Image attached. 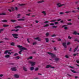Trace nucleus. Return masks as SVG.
I'll return each instance as SVG.
<instances>
[{
    "instance_id": "18",
    "label": "nucleus",
    "mask_w": 79,
    "mask_h": 79,
    "mask_svg": "<svg viewBox=\"0 0 79 79\" xmlns=\"http://www.w3.org/2000/svg\"><path fill=\"white\" fill-rule=\"evenodd\" d=\"M34 69V67H31L30 68V70L31 71H33Z\"/></svg>"
},
{
    "instance_id": "52",
    "label": "nucleus",
    "mask_w": 79,
    "mask_h": 79,
    "mask_svg": "<svg viewBox=\"0 0 79 79\" xmlns=\"http://www.w3.org/2000/svg\"><path fill=\"white\" fill-rule=\"evenodd\" d=\"M27 42H28V43H30V41L29 40V39H27Z\"/></svg>"
},
{
    "instance_id": "39",
    "label": "nucleus",
    "mask_w": 79,
    "mask_h": 79,
    "mask_svg": "<svg viewBox=\"0 0 79 79\" xmlns=\"http://www.w3.org/2000/svg\"><path fill=\"white\" fill-rule=\"evenodd\" d=\"M72 38L71 37V36H68V38L69 39H71V38Z\"/></svg>"
},
{
    "instance_id": "41",
    "label": "nucleus",
    "mask_w": 79,
    "mask_h": 79,
    "mask_svg": "<svg viewBox=\"0 0 79 79\" xmlns=\"http://www.w3.org/2000/svg\"><path fill=\"white\" fill-rule=\"evenodd\" d=\"M2 31H3V29H1L0 30V33H1Z\"/></svg>"
},
{
    "instance_id": "35",
    "label": "nucleus",
    "mask_w": 79,
    "mask_h": 79,
    "mask_svg": "<svg viewBox=\"0 0 79 79\" xmlns=\"http://www.w3.org/2000/svg\"><path fill=\"white\" fill-rule=\"evenodd\" d=\"M49 23L48 21H46L44 22V24H47V23Z\"/></svg>"
},
{
    "instance_id": "8",
    "label": "nucleus",
    "mask_w": 79,
    "mask_h": 79,
    "mask_svg": "<svg viewBox=\"0 0 79 79\" xmlns=\"http://www.w3.org/2000/svg\"><path fill=\"white\" fill-rule=\"evenodd\" d=\"M30 63L31 64V66H34L35 64V63L34 62H30Z\"/></svg>"
},
{
    "instance_id": "14",
    "label": "nucleus",
    "mask_w": 79,
    "mask_h": 79,
    "mask_svg": "<svg viewBox=\"0 0 79 79\" xmlns=\"http://www.w3.org/2000/svg\"><path fill=\"white\" fill-rule=\"evenodd\" d=\"M23 70H24V71H25L26 72V71H27V68H26V67H23Z\"/></svg>"
},
{
    "instance_id": "4",
    "label": "nucleus",
    "mask_w": 79,
    "mask_h": 79,
    "mask_svg": "<svg viewBox=\"0 0 79 79\" xmlns=\"http://www.w3.org/2000/svg\"><path fill=\"white\" fill-rule=\"evenodd\" d=\"M57 8H60V7H61L62 6L64 5V4H61L60 3H58L57 4Z\"/></svg>"
},
{
    "instance_id": "29",
    "label": "nucleus",
    "mask_w": 79,
    "mask_h": 79,
    "mask_svg": "<svg viewBox=\"0 0 79 79\" xmlns=\"http://www.w3.org/2000/svg\"><path fill=\"white\" fill-rule=\"evenodd\" d=\"M32 59V56H30L28 58H27V60Z\"/></svg>"
},
{
    "instance_id": "45",
    "label": "nucleus",
    "mask_w": 79,
    "mask_h": 79,
    "mask_svg": "<svg viewBox=\"0 0 79 79\" xmlns=\"http://www.w3.org/2000/svg\"><path fill=\"white\" fill-rule=\"evenodd\" d=\"M17 16H18V17H17V18H20V17H19V16H21V15L20 14H18V15H17Z\"/></svg>"
},
{
    "instance_id": "46",
    "label": "nucleus",
    "mask_w": 79,
    "mask_h": 79,
    "mask_svg": "<svg viewBox=\"0 0 79 79\" xmlns=\"http://www.w3.org/2000/svg\"><path fill=\"white\" fill-rule=\"evenodd\" d=\"M72 12L74 13H76V10H73Z\"/></svg>"
},
{
    "instance_id": "17",
    "label": "nucleus",
    "mask_w": 79,
    "mask_h": 79,
    "mask_svg": "<svg viewBox=\"0 0 79 79\" xmlns=\"http://www.w3.org/2000/svg\"><path fill=\"white\" fill-rule=\"evenodd\" d=\"M77 32L76 31H74L73 33V34H74V35H77Z\"/></svg>"
},
{
    "instance_id": "40",
    "label": "nucleus",
    "mask_w": 79,
    "mask_h": 79,
    "mask_svg": "<svg viewBox=\"0 0 79 79\" xmlns=\"http://www.w3.org/2000/svg\"><path fill=\"white\" fill-rule=\"evenodd\" d=\"M51 37H56V35L55 34H53L51 35Z\"/></svg>"
},
{
    "instance_id": "32",
    "label": "nucleus",
    "mask_w": 79,
    "mask_h": 79,
    "mask_svg": "<svg viewBox=\"0 0 79 79\" xmlns=\"http://www.w3.org/2000/svg\"><path fill=\"white\" fill-rule=\"evenodd\" d=\"M56 21V20H52L50 21V22H51V23H53V22H55Z\"/></svg>"
},
{
    "instance_id": "31",
    "label": "nucleus",
    "mask_w": 79,
    "mask_h": 79,
    "mask_svg": "<svg viewBox=\"0 0 79 79\" xmlns=\"http://www.w3.org/2000/svg\"><path fill=\"white\" fill-rule=\"evenodd\" d=\"M21 27L19 26H17L15 27V28H20Z\"/></svg>"
},
{
    "instance_id": "7",
    "label": "nucleus",
    "mask_w": 79,
    "mask_h": 79,
    "mask_svg": "<svg viewBox=\"0 0 79 79\" xmlns=\"http://www.w3.org/2000/svg\"><path fill=\"white\" fill-rule=\"evenodd\" d=\"M67 26H68L66 25H64L62 27H65L64 28V29L67 30V29H68V27H66Z\"/></svg>"
},
{
    "instance_id": "34",
    "label": "nucleus",
    "mask_w": 79,
    "mask_h": 79,
    "mask_svg": "<svg viewBox=\"0 0 79 79\" xmlns=\"http://www.w3.org/2000/svg\"><path fill=\"white\" fill-rule=\"evenodd\" d=\"M6 14L5 13H2L1 14H0V15H6Z\"/></svg>"
},
{
    "instance_id": "2",
    "label": "nucleus",
    "mask_w": 79,
    "mask_h": 79,
    "mask_svg": "<svg viewBox=\"0 0 79 79\" xmlns=\"http://www.w3.org/2000/svg\"><path fill=\"white\" fill-rule=\"evenodd\" d=\"M48 54H49V55H51V56L52 57V58H55V56H56L55 55V54H54L53 53L48 52Z\"/></svg>"
},
{
    "instance_id": "62",
    "label": "nucleus",
    "mask_w": 79,
    "mask_h": 79,
    "mask_svg": "<svg viewBox=\"0 0 79 79\" xmlns=\"http://www.w3.org/2000/svg\"><path fill=\"white\" fill-rule=\"evenodd\" d=\"M79 1H77L75 2V3L76 4H77V3H79Z\"/></svg>"
},
{
    "instance_id": "53",
    "label": "nucleus",
    "mask_w": 79,
    "mask_h": 79,
    "mask_svg": "<svg viewBox=\"0 0 79 79\" xmlns=\"http://www.w3.org/2000/svg\"><path fill=\"white\" fill-rule=\"evenodd\" d=\"M30 15H31V13H29V14H26V15H27V16H30Z\"/></svg>"
},
{
    "instance_id": "50",
    "label": "nucleus",
    "mask_w": 79,
    "mask_h": 79,
    "mask_svg": "<svg viewBox=\"0 0 79 79\" xmlns=\"http://www.w3.org/2000/svg\"><path fill=\"white\" fill-rule=\"evenodd\" d=\"M17 55H18V53H15L14 54V56H16Z\"/></svg>"
},
{
    "instance_id": "28",
    "label": "nucleus",
    "mask_w": 79,
    "mask_h": 79,
    "mask_svg": "<svg viewBox=\"0 0 79 79\" xmlns=\"http://www.w3.org/2000/svg\"><path fill=\"white\" fill-rule=\"evenodd\" d=\"M10 45L12 46H14L15 45V43H14L13 42H12L10 44Z\"/></svg>"
},
{
    "instance_id": "10",
    "label": "nucleus",
    "mask_w": 79,
    "mask_h": 79,
    "mask_svg": "<svg viewBox=\"0 0 79 79\" xmlns=\"http://www.w3.org/2000/svg\"><path fill=\"white\" fill-rule=\"evenodd\" d=\"M11 70L13 71H16V68L14 67L12 68L11 69Z\"/></svg>"
},
{
    "instance_id": "26",
    "label": "nucleus",
    "mask_w": 79,
    "mask_h": 79,
    "mask_svg": "<svg viewBox=\"0 0 79 79\" xmlns=\"http://www.w3.org/2000/svg\"><path fill=\"white\" fill-rule=\"evenodd\" d=\"M20 58V57L19 56H17L15 57L16 60H18V59H19Z\"/></svg>"
},
{
    "instance_id": "12",
    "label": "nucleus",
    "mask_w": 79,
    "mask_h": 79,
    "mask_svg": "<svg viewBox=\"0 0 79 79\" xmlns=\"http://www.w3.org/2000/svg\"><path fill=\"white\" fill-rule=\"evenodd\" d=\"M14 77L16 78H19V75H17V74L15 75Z\"/></svg>"
},
{
    "instance_id": "13",
    "label": "nucleus",
    "mask_w": 79,
    "mask_h": 79,
    "mask_svg": "<svg viewBox=\"0 0 79 79\" xmlns=\"http://www.w3.org/2000/svg\"><path fill=\"white\" fill-rule=\"evenodd\" d=\"M10 21L12 23H15V22H16V20L15 19H11Z\"/></svg>"
},
{
    "instance_id": "51",
    "label": "nucleus",
    "mask_w": 79,
    "mask_h": 79,
    "mask_svg": "<svg viewBox=\"0 0 79 79\" xmlns=\"http://www.w3.org/2000/svg\"><path fill=\"white\" fill-rule=\"evenodd\" d=\"M70 44V42H68L67 43V45H69V44Z\"/></svg>"
},
{
    "instance_id": "56",
    "label": "nucleus",
    "mask_w": 79,
    "mask_h": 79,
    "mask_svg": "<svg viewBox=\"0 0 79 79\" xmlns=\"http://www.w3.org/2000/svg\"><path fill=\"white\" fill-rule=\"evenodd\" d=\"M67 25H71V23H69L67 24Z\"/></svg>"
},
{
    "instance_id": "47",
    "label": "nucleus",
    "mask_w": 79,
    "mask_h": 79,
    "mask_svg": "<svg viewBox=\"0 0 79 79\" xmlns=\"http://www.w3.org/2000/svg\"><path fill=\"white\" fill-rule=\"evenodd\" d=\"M50 26H54V23H51L50 24Z\"/></svg>"
},
{
    "instance_id": "9",
    "label": "nucleus",
    "mask_w": 79,
    "mask_h": 79,
    "mask_svg": "<svg viewBox=\"0 0 79 79\" xmlns=\"http://www.w3.org/2000/svg\"><path fill=\"white\" fill-rule=\"evenodd\" d=\"M78 47H79V46H77L76 48L74 50L73 52H76V51H77V50L78 48Z\"/></svg>"
},
{
    "instance_id": "25",
    "label": "nucleus",
    "mask_w": 79,
    "mask_h": 79,
    "mask_svg": "<svg viewBox=\"0 0 79 79\" xmlns=\"http://www.w3.org/2000/svg\"><path fill=\"white\" fill-rule=\"evenodd\" d=\"M8 26H9V25H6V24L3 25V27H8Z\"/></svg>"
},
{
    "instance_id": "21",
    "label": "nucleus",
    "mask_w": 79,
    "mask_h": 79,
    "mask_svg": "<svg viewBox=\"0 0 79 79\" xmlns=\"http://www.w3.org/2000/svg\"><path fill=\"white\" fill-rule=\"evenodd\" d=\"M42 13L44 14V16H45V15H46V13H45V11H43V12H42Z\"/></svg>"
},
{
    "instance_id": "36",
    "label": "nucleus",
    "mask_w": 79,
    "mask_h": 79,
    "mask_svg": "<svg viewBox=\"0 0 79 79\" xmlns=\"http://www.w3.org/2000/svg\"><path fill=\"white\" fill-rule=\"evenodd\" d=\"M49 35V34L48 33V32L46 33V36H48Z\"/></svg>"
},
{
    "instance_id": "63",
    "label": "nucleus",
    "mask_w": 79,
    "mask_h": 79,
    "mask_svg": "<svg viewBox=\"0 0 79 79\" xmlns=\"http://www.w3.org/2000/svg\"><path fill=\"white\" fill-rule=\"evenodd\" d=\"M18 31H19V29H17V30H15V31L16 32H18Z\"/></svg>"
},
{
    "instance_id": "64",
    "label": "nucleus",
    "mask_w": 79,
    "mask_h": 79,
    "mask_svg": "<svg viewBox=\"0 0 79 79\" xmlns=\"http://www.w3.org/2000/svg\"><path fill=\"white\" fill-rule=\"evenodd\" d=\"M76 62L77 63H79V60H76Z\"/></svg>"
},
{
    "instance_id": "49",
    "label": "nucleus",
    "mask_w": 79,
    "mask_h": 79,
    "mask_svg": "<svg viewBox=\"0 0 79 79\" xmlns=\"http://www.w3.org/2000/svg\"><path fill=\"white\" fill-rule=\"evenodd\" d=\"M58 22H55V23H55V24H56H56H58Z\"/></svg>"
},
{
    "instance_id": "1",
    "label": "nucleus",
    "mask_w": 79,
    "mask_h": 79,
    "mask_svg": "<svg viewBox=\"0 0 79 79\" xmlns=\"http://www.w3.org/2000/svg\"><path fill=\"white\" fill-rule=\"evenodd\" d=\"M17 47L18 48H19L20 50H27V48H26L23 47L22 46L17 45Z\"/></svg>"
},
{
    "instance_id": "61",
    "label": "nucleus",
    "mask_w": 79,
    "mask_h": 79,
    "mask_svg": "<svg viewBox=\"0 0 79 79\" xmlns=\"http://www.w3.org/2000/svg\"><path fill=\"white\" fill-rule=\"evenodd\" d=\"M27 11H28V12H31V10H27Z\"/></svg>"
},
{
    "instance_id": "43",
    "label": "nucleus",
    "mask_w": 79,
    "mask_h": 79,
    "mask_svg": "<svg viewBox=\"0 0 79 79\" xmlns=\"http://www.w3.org/2000/svg\"><path fill=\"white\" fill-rule=\"evenodd\" d=\"M23 52V50H21L19 52V54H21V52Z\"/></svg>"
},
{
    "instance_id": "19",
    "label": "nucleus",
    "mask_w": 79,
    "mask_h": 79,
    "mask_svg": "<svg viewBox=\"0 0 79 79\" xmlns=\"http://www.w3.org/2000/svg\"><path fill=\"white\" fill-rule=\"evenodd\" d=\"M45 40L46 41V42H49V39H48V38H45Z\"/></svg>"
},
{
    "instance_id": "16",
    "label": "nucleus",
    "mask_w": 79,
    "mask_h": 79,
    "mask_svg": "<svg viewBox=\"0 0 79 79\" xmlns=\"http://www.w3.org/2000/svg\"><path fill=\"white\" fill-rule=\"evenodd\" d=\"M5 58H9V57H10V55H8V54H6L5 56Z\"/></svg>"
},
{
    "instance_id": "60",
    "label": "nucleus",
    "mask_w": 79,
    "mask_h": 79,
    "mask_svg": "<svg viewBox=\"0 0 79 79\" xmlns=\"http://www.w3.org/2000/svg\"><path fill=\"white\" fill-rule=\"evenodd\" d=\"M3 76V74H0V77H2Z\"/></svg>"
},
{
    "instance_id": "15",
    "label": "nucleus",
    "mask_w": 79,
    "mask_h": 79,
    "mask_svg": "<svg viewBox=\"0 0 79 79\" xmlns=\"http://www.w3.org/2000/svg\"><path fill=\"white\" fill-rule=\"evenodd\" d=\"M74 42H79V40L77 39V38L75 39L74 40Z\"/></svg>"
},
{
    "instance_id": "3",
    "label": "nucleus",
    "mask_w": 79,
    "mask_h": 79,
    "mask_svg": "<svg viewBox=\"0 0 79 79\" xmlns=\"http://www.w3.org/2000/svg\"><path fill=\"white\" fill-rule=\"evenodd\" d=\"M12 35L15 39H18V34H13Z\"/></svg>"
},
{
    "instance_id": "38",
    "label": "nucleus",
    "mask_w": 79,
    "mask_h": 79,
    "mask_svg": "<svg viewBox=\"0 0 79 79\" xmlns=\"http://www.w3.org/2000/svg\"><path fill=\"white\" fill-rule=\"evenodd\" d=\"M19 5L20 6H24L25 5V4H19Z\"/></svg>"
},
{
    "instance_id": "44",
    "label": "nucleus",
    "mask_w": 79,
    "mask_h": 79,
    "mask_svg": "<svg viewBox=\"0 0 79 79\" xmlns=\"http://www.w3.org/2000/svg\"><path fill=\"white\" fill-rule=\"evenodd\" d=\"M60 15H64V12H61L60 13Z\"/></svg>"
},
{
    "instance_id": "30",
    "label": "nucleus",
    "mask_w": 79,
    "mask_h": 79,
    "mask_svg": "<svg viewBox=\"0 0 79 79\" xmlns=\"http://www.w3.org/2000/svg\"><path fill=\"white\" fill-rule=\"evenodd\" d=\"M8 50H6L4 52V54H7L8 53Z\"/></svg>"
},
{
    "instance_id": "20",
    "label": "nucleus",
    "mask_w": 79,
    "mask_h": 79,
    "mask_svg": "<svg viewBox=\"0 0 79 79\" xmlns=\"http://www.w3.org/2000/svg\"><path fill=\"white\" fill-rule=\"evenodd\" d=\"M70 71L72 72V73H77L75 71L71 69Z\"/></svg>"
},
{
    "instance_id": "58",
    "label": "nucleus",
    "mask_w": 79,
    "mask_h": 79,
    "mask_svg": "<svg viewBox=\"0 0 79 79\" xmlns=\"http://www.w3.org/2000/svg\"><path fill=\"white\" fill-rule=\"evenodd\" d=\"M52 27L53 28H56V27H57V26H53V27Z\"/></svg>"
},
{
    "instance_id": "55",
    "label": "nucleus",
    "mask_w": 79,
    "mask_h": 79,
    "mask_svg": "<svg viewBox=\"0 0 79 79\" xmlns=\"http://www.w3.org/2000/svg\"><path fill=\"white\" fill-rule=\"evenodd\" d=\"M58 41H61V40L60 38H59L58 40Z\"/></svg>"
},
{
    "instance_id": "42",
    "label": "nucleus",
    "mask_w": 79,
    "mask_h": 79,
    "mask_svg": "<svg viewBox=\"0 0 79 79\" xmlns=\"http://www.w3.org/2000/svg\"><path fill=\"white\" fill-rule=\"evenodd\" d=\"M36 44H37V43H36V42H34L33 43V45H36Z\"/></svg>"
},
{
    "instance_id": "5",
    "label": "nucleus",
    "mask_w": 79,
    "mask_h": 79,
    "mask_svg": "<svg viewBox=\"0 0 79 79\" xmlns=\"http://www.w3.org/2000/svg\"><path fill=\"white\" fill-rule=\"evenodd\" d=\"M52 68L53 69L55 68V67H52L50 64L47 65L46 67V68Z\"/></svg>"
},
{
    "instance_id": "37",
    "label": "nucleus",
    "mask_w": 79,
    "mask_h": 79,
    "mask_svg": "<svg viewBox=\"0 0 79 79\" xmlns=\"http://www.w3.org/2000/svg\"><path fill=\"white\" fill-rule=\"evenodd\" d=\"M38 70H39V68H36L35 69V71H38Z\"/></svg>"
},
{
    "instance_id": "23",
    "label": "nucleus",
    "mask_w": 79,
    "mask_h": 79,
    "mask_svg": "<svg viewBox=\"0 0 79 79\" xmlns=\"http://www.w3.org/2000/svg\"><path fill=\"white\" fill-rule=\"evenodd\" d=\"M55 61H58V60H59V58H56L55 59Z\"/></svg>"
},
{
    "instance_id": "22",
    "label": "nucleus",
    "mask_w": 79,
    "mask_h": 79,
    "mask_svg": "<svg viewBox=\"0 0 79 79\" xmlns=\"http://www.w3.org/2000/svg\"><path fill=\"white\" fill-rule=\"evenodd\" d=\"M2 22L3 23H6L7 22V20H2Z\"/></svg>"
},
{
    "instance_id": "48",
    "label": "nucleus",
    "mask_w": 79,
    "mask_h": 79,
    "mask_svg": "<svg viewBox=\"0 0 79 79\" xmlns=\"http://www.w3.org/2000/svg\"><path fill=\"white\" fill-rule=\"evenodd\" d=\"M65 56L67 58H69V56L68 55H66Z\"/></svg>"
},
{
    "instance_id": "27",
    "label": "nucleus",
    "mask_w": 79,
    "mask_h": 79,
    "mask_svg": "<svg viewBox=\"0 0 79 79\" xmlns=\"http://www.w3.org/2000/svg\"><path fill=\"white\" fill-rule=\"evenodd\" d=\"M44 2V1H39L37 2V3H42V2Z\"/></svg>"
},
{
    "instance_id": "11",
    "label": "nucleus",
    "mask_w": 79,
    "mask_h": 79,
    "mask_svg": "<svg viewBox=\"0 0 79 79\" xmlns=\"http://www.w3.org/2000/svg\"><path fill=\"white\" fill-rule=\"evenodd\" d=\"M35 40H38V41H40V40H40V39L39 38V37H37L36 38H35Z\"/></svg>"
},
{
    "instance_id": "33",
    "label": "nucleus",
    "mask_w": 79,
    "mask_h": 79,
    "mask_svg": "<svg viewBox=\"0 0 79 79\" xmlns=\"http://www.w3.org/2000/svg\"><path fill=\"white\" fill-rule=\"evenodd\" d=\"M24 19H18V21H24Z\"/></svg>"
},
{
    "instance_id": "6",
    "label": "nucleus",
    "mask_w": 79,
    "mask_h": 79,
    "mask_svg": "<svg viewBox=\"0 0 79 79\" xmlns=\"http://www.w3.org/2000/svg\"><path fill=\"white\" fill-rule=\"evenodd\" d=\"M62 45L65 48H66L67 46H66V43L65 42H64L62 43Z\"/></svg>"
},
{
    "instance_id": "54",
    "label": "nucleus",
    "mask_w": 79,
    "mask_h": 79,
    "mask_svg": "<svg viewBox=\"0 0 79 79\" xmlns=\"http://www.w3.org/2000/svg\"><path fill=\"white\" fill-rule=\"evenodd\" d=\"M8 54H9L10 55H11V52H9V51H8Z\"/></svg>"
},
{
    "instance_id": "59",
    "label": "nucleus",
    "mask_w": 79,
    "mask_h": 79,
    "mask_svg": "<svg viewBox=\"0 0 79 79\" xmlns=\"http://www.w3.org/2000/svg\"><path fill=\"white\" fill-rule=\"evenodd\" d=\"M4 39L5 40H9V39L7 38H4Z\"/></svg>"
},
{
    "instance_id": "57",
    "label": "nucleus",
    "mask_w": 79,
    "mask_h": 79,
    "mask_svg": "<svg viewBox=\"0 0 79 79\" xmlns=\"http://www.w3.org/2000/svg\"><path fill=\"white\" fill-rule=\"evenodd\" d=\"M70 12H71V11H66L65 12V13L68 14L69 13H70Z\"/></svg>"
},
{
    "instance_id": "24",
    "label": "nucleus",
    "mask_w": 79,
    "mask_h": 79,
    "mask_svg": "<svg viewBox=\"0 0 79 79\" xmlns=\"http://www.w3.org/2000/svg\"><path fill=\"white\" fill-rule=\"evenodd\" d=\"M48 26H49V24H46L44 26V27H48Z\"/></svg>"
}]
</instances>
